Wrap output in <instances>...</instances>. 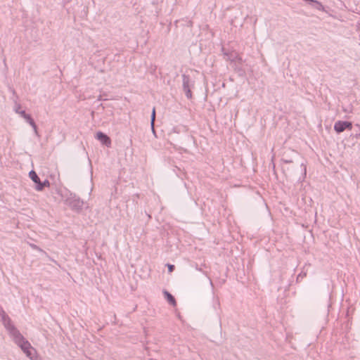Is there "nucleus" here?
Listing matches in <instances>:
<instances>
[{"mask_svg":"<svg viewBox=\"0 0 360 360\" xmlns=\"http://www.w3.org/2000/svg\"><path fill=\"white\" fill-rule=\"evenodd\" d=\"M13 338V341L17 344L21 349L25 353L27 357L31 360L33 359L32 351H34V348L31 346L30 343L25 339L22 335L18 330H14V332L10 334Z\"/></svg>","mask_w":360,"mask_h":360,"instance_id":"obj_1","label":"nucleus"},{"mask_svg":"<svg viewBox=\"0 0 360 360\" xmlns=\"http://www.w3.org/2000/svg\"><path fill=\"white\" fill-rule=\"evenodd\" d=\"M0 318L1 319V321H2L4 327L8 331L9 334H11L12 333H13L14 330H18L12 324L11 319L8 317V316L6 314L5 311L1 307H0Z\"/></svg>","mask_w":360,"mask_h":360,"instance_id":"obj_2","label":"nucleus"},{"mask_svg":"<svg viewBox=\"0 0 360 360\" xmlns=\"http://www.w3.org/2000/svg\"><path fill=\"white\" fill-rule=\"evenodd\" d=\"M182 83L183 89L185 92L186 96L188 98H191L192 93L191 91V87L192 86V82L190 77L185 74L182 75Z\"/></svg>","mask_w":360,"mask_h":360,"instance_id":"obj_3","label":"nucleus"},{"mask_svg":"<svg viewBox=\"0 0 360 360\" xmlns=\"http://www.w3.org/2000/svg\"><path fill=\"white\" fill-rule=\"evenodd\" d=\"M346 129L351 130L352 129V124L347 121H338L335 123L334 129L338 133L344 131Z\"/></svg>","mask_w":360,"mask_h":360,"instance_id":"obj_4","label":"nucleus"},{"mask_svg":"<svg viewBox=\"0 0 360 360\" xmlns=\"http://www.w3.org/2000/svg\"><path fill=\"white\" fill-rule=\"evenodd\" d=\"M68 205L72 210H79L82 209L84 202L79 198H69L68 200Z\"/></svg>","mask_w":360,"mask_h":360,"instance_id":"obj_5","label":"nucleus"},{"mask_svg":"<svg viewBox=\"0 0 360 360\" xmlns=\"http://www.w3.org/2000/svg\"><path fill=\"white\" fill-rule=\"evenodd\" d=\"M96 139L99 140L102 144L109 147L111 144V140L104 133L101 131H98L96 133Z\"/></svg>","mask_w":360,"mask_h":360,"instance_id":"obj_6","label":"nucleus"},{"mask_svg":"<svg viewBox=\"0 0 360 360\" xmlns=\"http://www.w3.org/2000/svg\"><path fill=\"white\" fill-rule=\"evenodd\" d=\"M224 54L228 56L227 60H230L231 63L240 65L243 63L242 58L236 53H231L230 55L226 53Z\"/></svg>","mask_w":360,"mask_h":360,"instance_id":"obj_7","label":"nucleus"},{"mask_svg":"<svg viewBox=\"0 0 360 360\" xmlns=\"http://www.w3.org/2000/svg\"><path fill=\"white\" fill-rule=\"evenodd\" d=\"M24 119L30 124V126L32 127L34 133L36 134H37L38 131H37V124H35L34 121L31 117V116L28 114Z\"/></svg>","mask_w":360,"mask_h":360,"instance_id":"obj_8","label":"nucleus"},{"mask_svg":"<svg viewBox=\"0 0 360 360\" xmlns=\"http://www.w3.org/2000/svg\"><path fill=\"white\" fill-rule=\"evenodd\" d=\"M164 294L165 297L167 298L168 302L172 304V306H175L176 304L175 298L172 295H171L169 292L167 290H164Z\"/></svg>","mask_w":360,"mask_h":360,"instance_id":"obj_9","label":"nucleus"},{"mask_svg":"<svg viewBox=\"0 0 360 360\" xmlns=\"http://www.w3.org/2000/svg\"><path fill=\"white\" fill-rule=\"evenodd\" d=\"M29 176L34 183H38V181L40 180L37 174L34 170H31L29 172Z\"/></svg>","mask_w":360,"mask_h":360,"instance_id":"obj_10","label":"nucleus"},{"mask_svg":"<svg viewBox=\"0 0 360 360\" xmlns=\"http://www.w3.org/2000/svg\"><path fill=\"white\" fill-rule=\"evenodd\" d=\"M155 120V108H153V110H152L151 118H150V125H151V128H152V131H153V134L155 133V131L154 129Z\"/></svg>","mask_w":360,"mask_h":360,"instance_id":"obj_11","label":"nucleus"},{"mask_svg":"<svg viewBox=\"0 0 360 360\" xmlns=\"http://www.w3.org/2000/svg\"><path fill=\"white\" fill-rule=\"evenodd\" d=\"M314 4V7L317 10L321 11H325V8L321 2L316 0Z\"/></svg>","mask_w":360,"mask_h":360,"instance_id":"obj_12","label":"nucleus"},{"mask_svg":"<svg viewBox=\"0 0 360 360\" xmlns=\"http://www.w3.org/2000/svg\"><path fill=\"white\" fill-rule=\"evenodd\" d=\"M200 273V278L203 279V280H205V281H209V283L212 285V281L207 276V275L205 274V272L202 271V270L200 269H197Z\"/></svg>","mask_w":360,"mask_h":360,"instance_id":"obj_13","label":"nucleus"},{"mask_svg":"<svg viewBox=\"0 0 360 360\" xmlns=\"http://www.w3.org/2000/svg\"><path fill=\"white\" fill-rule=\"evenodd\" d=\"M36 184V186H35V189L38 191H41L43 189H44V185H43V182H41L40 180L38 181V183H35Z\"/></svg>","mask_w":360,"mask_h":360,"instance_id":"obj_14","label":"nucleus"},{"mask_svg":"<svg viewBox=\"0 0 360 360\" xmlns=\"http://www.w3.org/2000/svg\"><path fill=\"white\" fill-rule=\"evenodd\" d=\"M238 64H233V68L235 71L239 72L240 74H243L244 72V70L242 69L241 67L238 65Z\"/></svg>","mask_w":360,"mask_h":360,"instance_id":"obj_15","label":"nucleus"},{"mask_svg":"<svg viewBox=\"0 0 360 360\" xmlns=\"http://www.w3.org/2000/svg\"><path fill=\"white\" fill-rule=\"evenodd\" d=\"M282 161L285 163H290V162H292V160L289 159L287 157H285V155H283V157L282 158Z\"/></svg>","mask_w":360,"mask_h":360,"instance_id":"obj_16","label":"nucleus"},{"mask_svg":"<svg viewBox=\"0 0 360 360\" xmlns=\"http://www.w3.org/2000/svg\"><path fill=\"white\" fill-rule=\"evenodd\" d=\"M167 267H168V271L169 273L172 272L174 269V266L173 264H167Z\"/></svg>","mask_w":360,"mask_h":360,"instance_id":"obj_17","label":"nucleus"},{"mask_svg":"<svg viewBox=\"0 0 360 360\" xmlns=\"http://www.w3.org/2000/svg\"><path fill=\"white\" fill-rule=\"evenodd\" d=\"M22 117L25 118L28 114L25 110H20L18 113Z\"/></svg>","mask_w":360,"mask_h":360,"instance_id":"obj_18","label":"nucleus"},{"mask_svg":"<svg viewBox=\"0 0 360 360\" xmlns=\"http://www.w3.org/2000/svg\"><path fill=\"white\" fill-rule=\"evenodd\" d=\"M20 108H21L20 105L18 103H16L15 105V108H14L15 112L16 113H18V112L20 110Z\"/></svg>","mask_w":360,"mask_h":360,"instance_id":"obj_19","label":"nucleus"},{"mask_svg":"<svg viewBox=\"0 0 360 360\" xmlns=\"http://www.w3.org/2000/svg\"><path fill=\"white\" fill-rule=\"evenodd\" d=\"M44 187H49L50 186V182L48 180H45L43 181Z\"/></svg>","mask_w":360,"mask_h":360,"instance_id":"obj_20","label":"nucleus"},{"mask_svg":"<svg viewBox=\"0 0 360 360\" xmlns=\"http://www.w3.org/2000/svg\"><path fill=\"white\" fill-rule=\"evenodd\" d=\"M30 246H31L33 249H34V250H39V251H41V250L40 248H39L37 245H34V244H30Z\"/></svg>","mask_w":360,"mask_h":360,"instance_id":"obj_21","label":"nucleus"},{"mask_svg":"<svg viewBox=\"0 0 360 360\" xmlns=\"http://www.w3.org/2000/svg\"><path fill=\"white\" fill-rule=\"evenodd\" d=\"M344 111H345V112H352V110H351L350 109H349V110H348V109H344Z\"/></svg>","mask_w":360,"mask_h":360,"instance_id":"obj_22","label":"nucleus"},{"mask_svg":"<svg viewBox=\"0 0 360 360\" xmlns=\"http://www.w3.org/2000/svg\"><path fill=\"white\" fill-rule=\"evenodd\" d=\"M300 277H301V274H299L298 276H297V279L300 278Z\"/></svg>","mask_w":360,"mask_h":360,"instance_id":"obj_23","label":"nucleus"}]
</instances>
